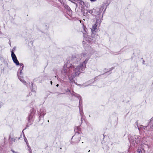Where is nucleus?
<instances>
[{"mask_svg":"<svg viewBox=\"0 0 153 153\" xmlns=\"http://www.w3.org/2000/svg\"><path fill=\"white\" fill-rule=\"evenodd\" d=\"M90 57L89 55L87 53H82L81 55V60L83 61V62H81L78 66H74V74L72 75V78L76 76H78L80 73L81 70L83 71L85 69L86 64L87 63Z\"/></svg>","mask_w":153,"mask_h":153,"instance_id":"f257e3e1","label":"nucleus"},{"mask_svg":"<svg viewBox=\"0 0 153 153\" xmlns=\"http://www.w3.org/2000/svg\"><path fill=\"white\" fill-rule=\"evenodd\" d=\"M11 57L12 59L16 65H20V68L19 71H18V78L23 83H26V82H25L24 80L23 79V78L22 77H21V75L22 74V71L23 69L24 66L23 65L22 63H21L19 64V63L17 60V59L16 57L13 52V51H11Z\"/></svg>","mask_w":153,"mask_h":153,"instance_id":"f03ea898","label":"nucleus"},{"mask_svg":"<svg viewBox=\"0 0 153 153\" xmlns=\"http://www.w3.org/2000/svg\"><path fill=\"white\" fill-rule=\"evenodd\" d=\"M143 139L141 136L138 135H134L131 137L130 138H129L130 144L132 145L134 144V141L136 143L138 144L143 141Z\"/></svg>","mask_w":153,"mask_h":153,"instance_id":"7ed1b4c3","label":"nucleus"},{"mask_svg":"<svg viewBox=\"0 0 153 153\" xmlns=\"http://www.w3.org/2000/svg\"><path fill=\"white\" fill-rule=\"evenodd\" d=\"M140 128H143V129L145 130L146 128L148 129L149 131H151L152 129H153V117L150 120V121L148 123V125L147 126H141Z\"/></svg>","mask_w":153,"mask_h":153,"instance_id":"20e7f679","label":"nucleus"},{"mask_svg":"<svg viewBox=\"0 0 153 153\" xmlns=\"http://www.w3.org/2000/svg\"><path fill=\"white\" fill-rule=\"evenodd\" d=\"M70 70V68L67 67L66 65H65L63 68V72L65 74L68 75L70 74L69 72Z\"/></svg>","mask_w":153,"mask_h":153,"instance_id":"39448f33","label":"nucleus"},{"mask_svg":"<svg viewBox=\"0 0 153 153\" xmlns=\"http://www.w3.org/2000/svg\"><path fill=\"white\" fill-rule=\"evenodd\" d=\"M98 25V24H97V22L96 24H95L92 27V28L91 29V30H93L94 31L96 30L97 29V26Z\"/></svg>","mask_w":153,"mask_h":153,"instance_id":"423d86ee","label":"nucleus"},{"mask_svg":"<svg viewBox=\"0 0 153 153\" xmlns=\"http://www.w3.org/2000/svg\"><path fill=\"white\" fill-rule=\"evenodd\" d=\"M84 31L83 32V36L84 37H86L87 36V32L86 30V29L84 27H83Z\"/></svg>","mask_w":153,"mask_h":153,"instance_id":"0eeeda50","label":"nucleus"},{"mask_svg":"<svg viewBox=\"0 0 153 153\" xmlns=\"http://www.w3.org/2000/svg\"><path fill=\"white\" fill-rule=\"evenodd\" d=\"M72 61L75 63H76V62H77V58L76 57H73L72 59Z\"/></svg>","mask_w":153,"mask_h":153,"instance_id":"6e6552de","label":"nucleus"},{"mask_svg":"<svg viewBox=\"0 0 153 153\" xmlns=\"http://www.w3.org/2000/svg\"><path fill=\"white\" fill-rule=\"evenodd\" d=\"M137 153H142V151L140 149H138L137 150Z\"/></svg>","mask_w":153,"mask_h":153,"instance_id":"1a4fd4ad","label":"nucleus"},{"mask_svg":"<svg viewBox=\"0 0 153 153\" xmlns=\"http://www.w3.org/2000/svg\"><path fill=\"white\" fill-rule=\"evenodd\" d=\"M24 140H25V141L26 142V144H27V146L29 147V146L28 145V143H27V139L25 137V138H24Z\"/></svg>","mask_w":153,"mask_h":153,"instance_id":"9d476101","label":"nucleus"},{"mask_svg":"<svg viewBox=\"0 0 153 153\" xmlns=\"http://www.w3.org/2000/svg\"><path fill=\"white\" fill-rule=\"evenodd\" d=\"M80 113L81 114V115H82L83 114V112L81 110L80 111Z\"/></svg>","mask_w":153,"mask_h":153,"instance_id":"9b49d317","label":"nucleus"},{"mask_svg":"<svg viewBox=\"0 0 153 153\" xmlns=\"http://www.w3.org/2000/svg\"><path fill=\"white\" fill-rule=\"evenodd\" d=\"M91 2H95L97 1V0H90Z\"/></svg>","mask_w":153,"mask_h":153,"instance_id":"f8f14e48","label":"nucleus"},{"mask_svg":"<svg viewBox=\"0 0 153 153\" xmlns=\"http://www.w3.org/2000/svg\"><path fill=\"white\" fill-rule=\"evenodd\" d=\"M52 81H51V84L52 85Z\"/></svg>","mask_w":153,"mask_h":153,"instance_id":"ddd939ff","label":"nucleus"},{"mask_svg":"<svg viewBox=\"0 0 153 153\" xmlns=\"http://www.w3.org/2000/svg\"><path fill=\"white\" fill-rule=\"evenodd\" d=\"M144 62H145V61H144L143 60V63Z\"/></svg>","mask_w":153,"mask_h":153,"instance_id":"4468645a","label":"nucleus"},{"mask_svg":"<svg viewBox=\"0 0 153 153\" xmlns=\"http://www.w3.org/2000/svg\"><path fill=\"white\" fill-rule=\"evenodd\" d=\"M59 85L58 84H57L56 85V86H58Z\"/></svg>","mask_w":153,"mask_h":153,"instance_id":"2eb2a0df","label":"nucleus"},{"mask_svg":"<svg viewBox=\"0 0 153 153\" xmlns=\"http://www.w3.org/2000/svg\"><path fill=\"white\" fill-rule=\"evenodd\" d=\"M152 139H153V137H152Z\"/></svg>","mask_w":153,"mask_h":153,"instance_id":"dca6fc26","label":"nucleus"}]
</instances>
